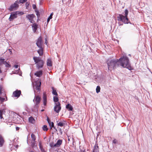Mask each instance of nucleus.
I'll list each match as a JSON object with an SVG mask.
<instances>
[{
    "instance_id": "54",
    "label": "nucleus",
    "mask_w": 152,
    "mask_h": 152,
    "mask_svg": "<svg viewBox=\"0 0 152 152\" xmlns=\"http://www.w3.org/2000/svg\"><path fill=\"white\" fill-rule=\"evenodd\" d=\"M60 131H61V129H60Z\"/></svg>"
},
{
    "instance_id": "18",
    "label": "nucleus",
    "mask_w": 152,
    "mask_h": 152,
    "mask_svg": "<svg viewBox=\"0 0 152 152\" xmlns=\"http://www.w3.org/2000/svg\"><path fill=\"white\" fill-rule=\"evenodd\" d=\"M99 152V147L97 144H96L94 147V149L93 152Z\"/></svg>"
},
{
    "instance_id": "52",
    "label": "nucleus",
    "mask_w": 152,
    "mask_h": 152,
    "mask_svg": "<svg viewBox=\"0 0 152 152\" xmlns=\"http://www.w3.org/2000/svg\"><path fill=\"white\" fill-rule=\"evenodd\" d=\"M44 110L43 109V110H41V111H43Z\"/></svg>"
},
{
    "instance_id": "43",
    "label": "nucleus",
    "mask_w": 152,
    "mask_h": 152,
    "mask_svg": "<svg viewBox=\"0 0 152 152\" xmlns=\"http://www.w3.org/2000/svg\"><path fill=\"white\" fill-rule=\"evenodd\" d=\"M18 65H15L14 66V67L15 68V69H17V68H18Z\"/></svg>"
},
{
    "instance_id": "21",
    "label": "nucleus",
    "mask_w": 152,
    "mask_h": 152,
    "mask_svg": "<svg viewBox=\"0 0 152 152\" xmlns=\"http://www.w3.org/2000/svg\"><path fill=\"white\" fill-rule=\"evenodd\" d=\"M2 113H3V111H2V110H0V119H3V120H6L7 119L5 117H4V116H2V115H3Z\"/></svg>"
},
{
    "instance_id": "6",
    "label": "nucleus",
    "mask_w": 152,
    "mask_h": 152,
    "mask_svg": "<svg viewBox=\"0 0 152 152\" xmlns=\"http://www.w3.org/2000/svg\"><path fill=\"white\" fill-rule=\"evenodd\" d=\"M55 106L54 107V110L57 113H58L61 109V104L59 102L55 103Z\"/></svg>"
},
{
    "instance_id": "51",
    "label": "nucleus",
    "mask_w": 152,
    "mask_h": 152,
    "mask_svg": "<svg viewBox=\"0 0 152 152\" xmlns=\"http://www.w3.org/2000/svg\"><path fill=\"white\" fill-rule=\"evenodd\" d=\"M45 43L46 44H47V42H46V41H45Z\"/></svg>"
},
{
    "instance_id": "31",
    "label": "nucleus",
    "mask_w": 152,
    "mask_h": 152,
    "mask_svg": "<svg viewBox=\"0 0 152 152\" xmlns=\"http://www.w3.org/2000/svg\"><path fill=\"white\" fill-rule=\"evenodd\" d=\"M3 64L5 65V66L7 67H9L10 66V65L6 61H4Z\"/></svg>"
},
{
    "instance_id": "19",
    "label": "nucleus",
    "mask_w": 152,
    "mask_h": 152,
    "mask_svg": "<svg viewBox=\"0 0 152 152\" xmlns=\"http://www.w3.org/2000/svg\"><path fill=\"white\" fill-rule=\"evenodd\" d=\"M47 65L49 66H52V62L51 59H48L47 61Z\"/></svg>"
},
{
    "instance_id": "28",
    "label": "nucleus",
    "mask_w": 152,
    "mask_h": 152,
    "mask_svg": "<svg viewBox=\"0 0 152 152\" xmlns=\"http://www.w3.org/2000/svg\"><path fill=\"white\" fill-rule=\"evenodd\" d=\"M42 129L43 130L45 131H47L48 130V128L47 127V126L46 125H44L42 127Z\"/></svg>"
},
{
    "instance_id": "53",
    "label": "nucleus",
    "mask_w": 152,
    "mask_h": 152,
    "mask_svg": "<svg viewBox=\"0 0 152 152\" xmlns=\"http://www.w3.org/2000/svg\"><path fill=\"white\" fill-rule=\"evenodd\" d=\"M30 152H34V151H30Z\"/></svg>"
},
{
    "instance_id": "33",
    "label": "nucleus",
    "mask_w": 152,
    "mask_h": 152,
    "mask_svg": "<svg viewBox=\"0 0 152 152\" xmlns=\"http://www.w3.org/2000/svg\"><path fill=\"white\" fill-rule=\"evenodd\" d=\"M4 61V59L0 58V65L3 64Z\"/></svg>"
},
{
    "instance_id": "22",
    "label": "nucleus",
    "mask_w": 152,
    "mask_h": 152,
    "mask_svg": "<svg viewBox=\"0 0 152 152\" xmlns=\"http://www.w3.org/2000/svg\"><path fill=\"white\" fill-rule=\"evenodd\" d=\"M52 89L53 90L52 91V94H53L54 95L56 96H58V94L56 92V90L55 89L54 87H52Z\"/></svg>"
},
{
    "instance_id": "34",
    "label": "nucleus",
    "mask_w": 152,
    "mask_h": 152,
    "mask_svg": "<svg viewBox=\"0 0 152 152\" xmlns=\"http://www.w3.org/2000/svg\"><path fill=\"white\" fill-rule=\"evenodd\" d=\"M55 145V144H54L53 142L51 143L50 144V146L51 148L56 147V146Z\"/></svg>"
},
{
    "instance_id": "3",
    "label": "nucleus",
    "mask_w": 152,
    "mask_h": 152,
    "mask_svg": "<svg viewBox=\"0 0 152 152\" xmlns=\"http://www.w3.org/2000/svg\"><path fill=\"white\" fill-rule=\"evenodd\" d=\"M128 13V11L126 9L124 11V13H123L125 16L121 14H119L117 17L118 21H122L124 23L126 24L128 23V19L127 16Z\"/></svg>"
},
{
    "instance_id": "27",
    "label": "nucleus",
    "mask_w": 152,
    "mask_h": 152,
    "mask_svg": "<svg viewBox=\"0 0 152 152\" xmlns=\"http://www.w3.org/2000/svg\"><path fill=\"white\" fill-rule=\"evenodd\" d=\"M53 12H52L51 13L50 15V16L48 18V19H47V21L48 23L49 22V21L52 18V16L53 15Z\"/></svg>"
},
{
    "instance_id": "42",
    "label": "nucleus",
    "mask_w": 152,
    "mask_h": 152,
    "mask_svg": "<svg viewBox=\"0 0 152 152\" xmlns=\"http://www.w3.org/2000/svg\"><path fill=\"white\" fill-rule=\"evenodd\" d=\"M36 5L35 4H33L32 5V7L34 9H35L36 8Z\"/></svg>"
},
{
    "instance_id": "46",
    "label": "nucleus",
    "mask_w": 152,
    "mask_h": 152,
    "mask_svg": "<svg viewBox=\"0 0 152 152\" xmlns=\"http://www.w3.org/2000/svg\"><path fill=\"white\" fill-rule=\"evenodd\" d=\"M26 7L27 8L28 6H29V4L28 3H26Z\"/></svg>"
},
{
    "instance_id": "40",
    "label": "nucleus",
    "mask_w": 152,
    "mask_h": 152,
    "mask_svg": "<svg viewBox=\"0 0 152 152\" xmlns=\"http://www.w3.org/2000/svg\"><path fill=\"white\" fill-rule=\"evenodd\" d=\"M35 142H34V141H33V142H32L31 143V146L32 147H34V145H35Z\"/></svg>"
},
{
    "instance_id": "25",
    "label": "nucleus",
    "mask_w": 152,
    "mask_h": 152,
    "mask_svg": "<svg viewBox=\"0 0 152 152\" xmlns=\"http://www.w3.org/2000/svg\"><path fill=\"white\" fill-rule=\"evenodd\" d=\"M29 121L30 123H33L35 121V120L32 117H30L29 118Z\"/></svg>"
},
{
    "instance_id": "1",
    "label": "nucleus",
    "mask_w": 152,
    "mask_h": 152,
    "mask_svg": "<svg viewBox=\"0 0 152 152\" xmlns=\"http://www.w3.org/2000/svg\"><path fill=\"white\" fill-rule=\"evenodd\" d=\"M118 61L120 64L119 66H121L123 67H126L129 70L132 69V68L129 63L128 58L126 56H123L121 57Z\"/></svg>"
},
{
    "instance_id": "13",
    "label": "nucleus",
    "mask_w": 152,
    "mask_h": 152,
    "mask_svg": "<svg viewBox=\"0 0 152 152\" xmlns=\"http://www.w3.org/2000/svg\"><path fill=\"white\" fill-rule=\"evenodd\" d=\"M62 140H58L56 143L55 144V145L56 146V147H59L62 144Z\"/></svg>"
},
{
    "instance_id": "29",
    "label": "nucleus",
    "mask_w": 152,
    "mask_h": 152,
    "mask_svg": "<svg viewBox=\"0 0 152 152\" xmlns=\"http://www.w3.org/2000/svg\"><path fill=\"white\" fill-rule=\"evenodd\" d=\"M16 12L17 14L18 15H21L23 14H24V13L23 12H20L18 11H17Z\"/></svg>"
},
{
    "instance_id": "32",
    "label": "nucleus",
    "mask_w": 152,
    "mask_h": 152,
    "mask_svg": "<svg viewBox=\"0 0 152 152\" xmlns=\"http://www.w3.org/2000/svg\"><path fill=\"white\" fill-rule=\"evenodd\" d=\"M5 99L4 98H2L0 96V100L1 101V104H2L3 102L5 101Z\"/></svg>"
},
{
    "instance_id": "4",
    "label": "nucleus",
    "mask_w": 152,
    "mask_h": 152,
    "mask_svg": "<svg viewBox=\"0 0 152 152\" xmlns=\"http://www.w3.org/2000/svg\"><path fill=\"white\" fill-rule=\"evenodd\" d=\"M33 60L36 64L37 68L39 69L43 67L44 62L39 57H34Z\"/></svg>"
},
{
    "instance_id": "17",
    "label": "nucleus",
    "mask_w": 152,
    "mask_h": 152,
    "mask_svg": "<svg viewBox=\"0 0 152 152\" xmlns=\"http://www.w3.org/2000/svg\"><path fill=\"white\" fill-rule=\"evenodd\" d=\"M66 108L69 111H72L73 109L72 106L69 104L66 105Z\"/></svg>"
},
{
    "instance_id": "11",
    "label": "nucleus",
    "mask_w": 152,
    "mask_h": 152,
    "mask_svg": "<svg viewBox=\"0 0 152 152\" xmlns=\"http://www.w3.org/2000/svg\"><path fill=\"white\" fill-rule=\"evenodd\" d=\"M42 100L43 105L44 106H46L47 103V97L46 94L45 93L43 94Z\"/></svg>"
},
{
    "instance_id": "14",
    "label": "nucleus",
    "mask_w": 152,
    "mask_h": 152,
    "mask_svg": "<svg viewBox=\"0 0 152 152\" xmlns=\"http://www.w3.org/2000/svg\"><path fill=\"white\" fill-rule=\"evenodd\" d=\"M42 74V71L40 70L37 71L35 73L34 75L37 77H40Z\"/></svg>"
},
{
    "instance_id": "41",
    "label": "nucleus",
    "mask_w": 152,
    "mask_h": 152,
    "mask_svg": "<svg viewBox=\"0 0 152 152\" xmlns=\"http://www.w3.org/2000/svg\"><path fill=\"white\" fill-rule=\"evenodd\" d=\"M113 142L114 144H116L117 143V140L116 139H114L113 140Z\"/></svg>"
},
{
    "instance_id": "44",
    "label": "nucleus",
    "mask_w": 152,
    "mask_h": 152,
    "mask_svg": "<svg viewBox=\"0 0 152 152\" xmlns=\"http://www.w3.org/2000/svg\"><path fill=\"white\" fill-rule=\"evenodd\" d=\"M51 127H53L54 126V123L53 122H51Z\"/></svg>"
},
{
    "instance_id": "24",
    "label": "nucleus",
    "mask_w": 152,
    "mask_h": 152,
    "mask_svg": "<svg viewBox=\"0 0 152 152\" xmlns=\"http://www.w3.org/2000/svg\"><path fill=\"white\" fill-rule=\"evenodd\" d=\"M57 123L58 126L61 127L63 126L65 124L63 122H58V121H57Z\"/></svg>"
},
{
    "instance_id": "5",
    "label": "nucleus",
    "mask_w": 152,
    "mask_h": 152,
    "mask_svg": "<svg viewBox=\"0 0 152 152\" xmlns=\"http://www.w3.org/2000/svg\"><path fill=\"white\" fill-rule=\"evenodd\" d=\"M41 100L40 97L38 96H35L33 101L34 102L35 105L33 111L35 112L38 111V108L39 107V104Z\"/></svg>"
},
{
    "instance_id": "56",
    "label": "nucleus",
    "mask_w": 152,
    "mask_h": 152,
    "mask_svg": "<svg viewBox=\"0 0 152 152\" xmlns=\"http://www.w3.org/2000/svg\"><path fill=\"white\" fill-rule=\"evenodd\" d=\"M120 25H123V24H121Z\"/></svg>"
},
{
    "instance_id": "2",
    "label": "nucleus",
    "mask_w": 152,
    "mask_h": 152,
    "mask_svg": "<svg viewBox=\"0 0 152 152\" xmlns=\"http://www.w3.org/2000/svg\"><path fill=\"white\" fill-rule=\"evenodd\" d=\"M107 63L108 69L110 71L119 66L120 65L118 59L116 58L108 59L107 61Z\"/></svg>"
},
{
    "instance_id": "8",
    "label": "nucleus",
    "mask_w": 152,
    "mask_h": 152,
    "mask_svg": "<svg viewBox=\"0 0 152 152\" xmlns=\"http://www.w3.org/2000/svg\"><path fill=\"white\" fill-rule=\"evenodd\" d=\"M34 15L32 14H28L26 16V18L29 20V21L31 23H34V21L33 20L34 17H35Z\"/></svg>"
},
{
    "instance_id": "35",
    "label": "nucleus",
    "mask_w": 152,
    "mask_h": 152,
    "mask_svg": "<svg viewBox=\"0 0 152 152\" xmlns=\"http://www.w3.org/2000/svg\"><path fill=\"white\" fill-rule=\"evenodd\" d=\"M39 148L40 149V150L41 151H44V149L42 147V146L41 145V143L39 142Z\"/></svg>"
},
{
    "instance_id": "50",
    "label": "nucleus",
    "mask_w": 152,
    "mask_h": 152,
    "mask_svg": "<svg viewBox=\"0 0 152 152\" xmlns=\"http://www.w3.org/2000/svg\"><path fill=\"white\" fill-rule=\"evenodd\" d=\"M28 142H29V140H27V142L28 143Z\"/></svg>"
},
{
    "instance_id": "36",
    "label": "nucleus",
    "mask_w": 152,
    "mask_h": 152,
    "mask_svg": "<svg viewBox=\"0 0 152 152\" xmlns=\"http://www.w3.org/2000/svg\"><path fill=\"white\" fill-rule=\"evenodd\" d=\"M47 121L48 123L49 124L50 126L51 121L48 117H47Z\"/></svg>"
},
{
    "instance_id": "10",
    "label": "nucleus",
    "mask_w": 152,
    "mask_h": 152,
    "mask_svg": "<svg viewBox=\"0 0 152 152\" xmlns=\"http://www.w3.org/2000/svg\"><path fill=\"white\" fill-rule=\"evenodd\" d=\"M21 94V92L20 90H17L14 91L13 93V95L14 97H19Z\"/></svg>"
},
{
    "instance_id": "55",
    "label": "nucleus",
    "mask_w": 152,
    "mask_h": 152,
    "mask_svg": "<svg viewBox=\"0 0 152 152\" xmlns=\"http://www.w3.org/2000/svg\"><path fill=\"white\" fill-rule=\"evenodd\" d=\"M55 129H56V130L57 131V129H56L55 128Z\"/></svg>"
},
{
    "instance_id": "16",
    "label": "nucleus",
    "mask_w": 152,
    "mask_h": 152,
    "mask_svg": "<svg viewBox=\"0 0 152 152\" xmlns=\"http://www.w3.org/2000/svg\"><path fill=\"white\" fill-rule=\"evenodd\" d=\"M39 49L37 51V52L40 56H42L43 54V49L42 47L39 48Z\"/></svg>"
},
{
    "instance_id": "38",
    "label": "nucleus",
    "mask_w": 152,
    "mask_h": 152,
    "mask_svg": "<svg viewBox=\"0 0 152 152\" xmlns=\"http://www.w3.org/2000/svg\"><path fill=\"white\" fill-rule=\"evenodd\" d=\"M2 90H3V88L1 86H0V94L1 95L2 94Z\"/></svg>"
},
{
    "instance_id": "39",
    "label": "nucleus",
    "mask_w": 152,
    "mask_h": 152,
    "mask_svg": "<svg viewBox=\"0 0 152 152\" xmlns=\"http://www.w3.org/2000/svg\"><path fill=\"white\" fill-rule=\"evenodd\" d=\"M16 4H14L13 5H12L11 6V8L12 9H13L15 8L16 7Z\"/></svg>"
},
{
    "instance_id": "45",
    "label": "nucleus",
    "mask_w": 152,
    "mask_h": 152,
    "mask_svg": "<svg viewBox=\"0 0 152 152\" xmlns=\"http://www.w3.org/2000/svg\"><path fill=\"white\" fill-rule=\"evenodd\" d=\"M70 139H71V137H68V141H70Z\"/></svg>"
},
{
    "instance_id": "7",
    "label": "nucleus",
    "mask_w": 152,
    "mask_h": 152,
    "mask_svg": "<svg viewBox=\"0 0 152 152\" xmlns=\"http://www.w3.org/2000/svg\"><path fill=\"white\" fill-rule=\"evenodd\" d=\"M43 42L42 41V39L41 37H39L37 40L36 44L38 48L42 47V44H43Z\"/></svg>"
},
{
    "instance_id": "15",
    "label": "nucleus",
    "mask_w": 152,
    "mask_h": 152,
    "mask_svg": "<svg viewBox=\"0 0 152 152\" xmlns=\"http://www.w3.org/2000/svg\"><path fill=\"white\" fill-rule=\"evenodd\" d=\"M4 142V139L1 135H0V147H1L3 146Z\"/></svg>"
},
{
    "instance_id": "20",
    "label": "nucleus",
    "mask_w": 152,
    "mask_h": 152,
    "mask_svg": "<svg viewBox=\"0 0 152 152\" xmlns=\"http://www.w3.org/2000/svg\"><path fill=\"white\" fill-rule=\"evenodd\" d=\"M32 27L33 30L34 32H35L36 31V30L37 29V25L36 23H34L33 24Z\"/></svg>"
},
{
    "instance_id": "26",
    "label": "nucleus",
    "mask_w": 152,
    "mask_h": 152,
    "mask_svg": "<svg viewBox=\"0 0 152 152\" xmlns=\"http://www.w3.org/2000/svg\"><path fill=\"white\" fill-rule=\"evenodd\" d=\"M53 101L55 103L59 102H58V99L57 97L56 96L53 97Z\"/></svg>"
},
{
    "instance_id": "48",
    "label": "nucleus",
    "mask_w": 152,
    "mask_h": 152,
    "mask_svg": "<svg viewBox=\"0 0 152 152\" xmlns=\"http://www.w3.org/2000/svg\"><path fill=\"white\" fill-rule=\"evenodd\" d=\"M80 152H86V151L84 150V151H80Z\"/></svg>"
},
{
    "instance_id": "30",
    "label": "nucleus",
    "mask_w": 152,
    "mask_h": 152,
    "mask_svg": "<svg viewBox=\"0 0 152 152\" xmlns=\"http://www.w3.org/2000/svg\"><path fill=\"white\" fill-rule=\"evenodd\" d=\"M100 88L99 86H97L96 89V92L97 93H99L100 91Z\"/></svg>"
},
{
    "instance_id": "9",
    "label": "nucleus",
    "mask_w": 152,
    "mask_h": 152,
    "mask_svg": "<svg viewBox=\"0 0 152 152\" xmlns=\"http://www.w3.org/2000/svg\"><path fill=\"white\" fill-rule=\"evenodd\" d=\"M17 17V14L16 12H12L11 13L10 17L9 18V20L10 21H12L15 18H16Z\"/></svg>"
},
{
    "instance_id": "49",
    "label": "nucleus",
    "mask_w": 152,
    "mask_h": 152,
    "mask_svg": "<svg viewBox=\"0 0 152 152\" xmlns=\"http://www.w3.org/2000/svg\"><path fill=\"white\" fill-rule=\"evenodd\" d=\"M16 130H17L18 129H19V128L18 127H16Z\"/></svg>"
},
{
    "instance_id": "37",
    "label": "nucleus",
    "mask_w": 152,
    "mask_h": 152,
    "mask_svg": "<svg viewBox=\"0 0 152 152\" xmlns=\"http://www.w3.org/2000/svg\"><path fill=\"white\" fill-rule=\"evenodd\" d=\"M27 1V0H20V3H23Z\"/></svg>"
},
{
    "instance_id": "12",
    "label": "nucleus",
    "mask_w": 152,
    "mask_h": 152,
    "mask_svg": "<svg viewBox=\"0 0 152 152\" xmlns=\"http://www.w3.org/2000/svg\"><path fill=\"white\" fill-rule=\"evenodd\" d=\"M41 85V83L40 82L39 84V85H36L34 87V92H35L36 90H37L38 92L40 91Z\"/></svg>"
},
{
    "instance_id": "23",
    "label": "nucleus",
    "mask_w": 152,
    "mask_h": 152,
    "mask_svg": "<svg viewBox=\"0 0 152 152\" xmlns=\"http://www.w3.org/2000/svg\"><path fill=\"white\" fill-rule=\"evenodd\" d=\"M31 137L33 141L36 142V137L35 135L33 133L31 135Z\"/></svg>"
},
{
    "instance_id": "47",
    "label": "nucleus",
    "mask_w": 152,
    "mask_h": 152,
    "mask_svg": "<svg viewBox=\"0 0 152 152\" xmlns=\"http://www.w3.org/2000/svg\"><path fill=\"white\" fill-rule=\"evenodd\" d=\"M18 147V145H17L15 146V147L16 148V149H17Z\"/></svg>"
}]
</instances>
